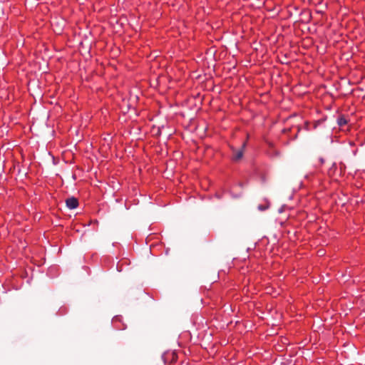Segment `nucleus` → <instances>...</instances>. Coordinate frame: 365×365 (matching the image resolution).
Listing matches in <instances>:
<instances>
[{
  "label": "nucleus",
  "instance_id": "6",
  "mask_svg": "<svg viewBox=\"0 0 365 365\" xmlns=\"http://www.w3.org/2000/svg\"><path fill=\"white\" fill-rule=\"evenodd\" d=\"M258 209H259V210H266V207H263V206H262V205H259Z\"/></svg>",
  "mask_w": 365,
  "mask_h": 365
},
{
  "label": "nucleus",
  "instance_id": "2",
  "mask_svg": "<svg viewBox=\"0 0 365 365\" xmlns=\"http://www.w3.org/2000/svg\"><path fill=\"white\" fill-rule=\"evenodd\" d=\"M245 146H246V143H244L242 145V148L240 149L237 150V149H235V148H232V160H233L238 161L240 159H242V158L243 157L244 150H245Z\"/></svg>",
  "mask_w": 365,
  "mask_h": 365
},
{
  "label": "nucleus",
  "instance_id": "7",
  "mask_svg": "<svg viewBox=\"0 0 365 365\" xmlns=\"http://www.w3.org/2000/svg\"><path fill=\"white\" fill-rule=\"evenodd\" d=\"M54 31H55V32H57L58 34H60L61 32V29H59V30H55L54 29Z\"/></svg>",
  "mask_w": 365,
  "mask_h": 365
},
{
  "label": "nucleus",
  "instance_id": "4",
  "mask_svg": "<svg viewBox=\"0 0 365 365\" xmlns=\"http://www.w3.org/2000/svg\"><path fill=\"white\" fill-rule=\"evenodd\" d=\"M337 124L339 127L346 125L348 123L347 118L344 115H340L336 120Z\"/></svg>",
  "mask_w": 365,
  "mask_h": 365
},
{
  "label": "nucleus",
  "instance_id": "5",
  "mask_svg": "<svg viewBox=\"0 0 365 365\" xmlns=\"http://www.w3.org/2000/svg\"><path fill=\"white\" fill-rule=\"evenodd\" d=\"M118 320H120V318L118 317H115L113 319V323L115 324Z\"/></svg>",
  "mask_w": 365,
  "mask_h": 365
},
{
  "label": "nucleus",
  "instance_id": "8",
  "mask_svg": "<svg viewBox=\"0 0 365 365\" xmlns=\"http://www.w3.org/2000/svg\"><path fill=\"white\" fill-rule=\"evenodd\" d=\"M118 329H124L123 327H118Z\"/></svg>",
  "mask_w": 365,
  "mask_h": 365
},
{
  "label": "nucleus",
  "instance_id": "1",
  "mask_svg": "<svg viewBox=\"0 0 365 365\" xmlns=\"http://www.w3.org/2000/svg\"><path fill=\"white\" fill-rule=\"evenodd\" d=\"M163 360L164 363L171 364L177 361L178 356L174 351H167L165 352L162 356Z\"/></svg>",
  "mask_w": 365,
  "mask_h": 365
},
{
  "label": "nucleus",
  "instance_id": "3",
  "mask_svg": "<svg viewBox=\"0 0 365 365\" xmlns=\"http://www.w3.org/2000/svg\"><path fill=\"white\" fill-rule=\"evenodd\" d=\"M66 204L69 209L73 210L78 206V201L76 197H71L66 199Z\"/></svg>",
  "mask_w": 365,
  "mask_h": 365
}]
</instances>
